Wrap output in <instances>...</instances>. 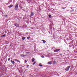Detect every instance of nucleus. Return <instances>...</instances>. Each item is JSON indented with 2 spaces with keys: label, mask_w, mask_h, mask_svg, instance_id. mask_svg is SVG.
Masks as SVG:
<instances>
[{
  "label": "nucleus",
  "mask_w": 77,
  "mask_h": 77,
  "mask_svg": "<svg viewBox=\"0 0 77 77\" xmlns=\"http://www.w3.org/2000/svg\"><path fill=\"white\" fill-rule=\"evenodd\" d=\"M71 67V66H69L67 67L65 69V71H68L69 70V68Z\"/></svg>",
  "instance_id": "obj_1"
},
{
  "label": "nucleus",
  "mask_w": 77,
  "mask_h": 77,
  "mask_svg": "<svg viewBox=\"0 0 77 77\" xmlns=\"http://www.w3.org/2000/svg\"><path fill=\"white\" fill-rule=\"evenodd\" d=\"M18 4H17L15 6L14 10H15V11H18Z\"/></svg>",
  "instance_id": "obj_2"
},
{
  "label": "nucleus",
  "mask_w": 77,
  "mask_h": 77,
  "mask_svg": "<svg viewBox=\"0 0 77 77\" xmlns=\"http://www.w3.org/2000/svg\"><path fill=\"white\" fill-rule=\"evenodd\" d=\"M33 15H34V13L32 12H31L30 15V17H32V16H33Z\"/></svg>",
  "instance_id": "obj_3"
},
{
  "label": "nucleus",
  "mask_w": 77,
  "mask_h": 77,
  "mask_svg": "<svg viewBox=\"0 0 77 77\" xmlns=\"http://www.w3.org/2000/svg\"><path fill=\"white\" fill-rule=\"evenodd\" d=\"M60 50V49H56L54 51V52H57V51H59Z\"/></svg>",
  "instance_id": "obj_4"
},
{
  "label": "nucleus",
  "mask_w": 77,
  "mask_h": 77,
  "mask_svg": "<svg viewBox=\"0 0 77 77\" xmlns=\"http://www.w3.org/2000/svg\"><path fill=\"white\" fill-rule=\"evenodd\" d=\"M14 26H16L17 27H18L19 25L17 23H14Z\"/></svg>",
  "instance_id": "obj_5"
},
{
  "label": "nucleus",
  "mask_w": 77,
  "mask_h": 77,
  "mask_svg": "<svg viewBox=\"0 0 77 77\" xmlns=\"http://www.w3.org/2000/svg\"><path fill=\"white\" fill-rule=\"evenodd\" d=\"M49 26V28L50 30H52V25L51 24Z\"/></svg>",
  "instance_id": "obj_6"
},
{
  "label": "nucleus",
  "mask_w": 77,
  "mask_h": 77,
  "mask_svg": "<svg viewBox=\"0 0 77 77\" xmlns=\"http://www.w3.org/2000/svg\"><path fill=\"white\" fill-rule=\"evenodd\" d=\"M11 62L13 64H14V63H15V62L14 61L12 60H11Z\"/></svg>",
  "instance_id": "obj_7"
},
{
  "label": "nucleus",
  "mask_w": 77,
  "mask_h": 77,
  "mask_svg": "<svg viewBox=\"0 0 77 77\" xmlns=\"http://www.w3.org/2000/svg\"><path fill=\"white\" fill-rule=\"evenodd\" d=\"M26 56V55H24L23 54H20V56H21V57H25V56Z\"/></svg>",
  "instance_id": "obj_8"
},
{
  "label": "nucleus",
  "mask_w": 77,
  "mask_h": 77,
  "mask_svg": "<svg viewBox=\"0 0 77 77\" xmlns=\"http://www.w3.org/2000/svg\"><path fill=\"white\" fill-rule=\"evenodd\" d=\"M14 60L16 61V62H20V61L17 59H14Z\"/></svg>",
  "instance_id": "obj_9"
},
{
  "label": "nucleus",
  "mask_w": 77,
  "mask_h": 77,
  "mask_svg": "<svg viewBox=\"0 0 77 77\" xmlns=\"http://www.w3.org/2000/svg\"><path fill=\"white\" fill-rule=\"evenodd\" d=\"M12 6H13V5H11L8 6V8H12Z\"/></svg>",
  "instance_id": "obj_10"
},
{
  "label": "nucleus",
  "mask_w": 77,
  "mask_h": 77,
  "mask_svg": "<svg viewBox=\"0 0 77 77\" xmlns=\"http://www.w3.org/2000/svg\"><path fill=\"white\" fill-rule=\"evenodd\" d=\"M25 39H26V37H23L22 38V40H24Z\"/></svg>",
  "instance_id": "obj_11"
},
{
  "label": "nucleus",
  "mask_w": 77,
  "mask_h": 77,
  "mask_svg": "<svg viewBox=\"0 0 77 77\" xmlns=\"http://www.w3.org/2000/svg\"><path fill=\"white\" fill-rule=\"evenodd\" d=\"M52 62H51V61L49 62L48 63V64H51Z\"/></svg>",
  "instance_id": "obj_12"
},
{
  "label": "nucleus",
  "mask_w": 77,
  "mask_h": 77,
  "mask_svg": "<svg viewBox=\"0 0 77 77\" xmlns=\"http://www.w3.org/2000/svg\"><path fill=\"white\" fill-rule=\"evenodd\" d=\"M32 62H33L34 61H35V59L34 58H32Z\"/></svg>",
  "instance_id": "obj_13"
},
{
  "label": "nucleus",
  "mask_w": 77,
  "mask_h": 77,
  "mask_svg": "<svg viewBox=\"0 0 77 77\" xmlns=\"http://www.w3.org/2000/svg\"><path fill=\"white\" fill-rule=\"evenodd\" d=\"M42 41L43 42V43H45L46 42V41L44 40H42Z\"/></svg>",
  "instance_id": "obj_14"
},
{
  "label": "nucleus",
  "mask_w": 77,
  "mask_h": 77,
  "mask_svg": "<svg viewBox=\"0 0 77 77\" xmlns=\"http://www.w3.org/2000/svg\"><path fill=\"white\" fill-rule=\"evenodd\" d=\"M5 36H6V34H4L1 37H5Z\"/></svg>",
  "instance_id": "obj_15"
},
{
  "label": "nucleus",
  "mask_w": 77,
  "mask_h": 77,
  "mask_svg": "<svg viewBox=\"0 0 77 77\" xmlns=\"http://www.w3.org/2000/svg\"><path fill=\"white\" fill-rule=\"evenodd\" d=\"M48 17H49V18H51V15L50 14L48 15Z\"/></svg>",
  "instance_id": "obj_16"
},
{
  "label": "nucleus",
  "mask_w": 77,
  "mask_h": 77,
  "mask_svg": "<svg viewBox=\"0 0 77 77\" xmlns=\"http://www.w3.org/2000/svg\"><path fill=\"white\" fill-rule=\"evenodd\" d=\"M41 57L42 58H44V57H44V56H41Z\"/></svg>",
  "instance_id": "obj_17"
},
{
  "label": "nucleus",
  "mask_w": 77,
  "mask_h": 77,
  "mask_svg": "<svg viewBox=\"0 0 77 77\" xmlns=\"http://www.w3.org/2000/svg\"><path fill=\"white\" fill-rule=\"evenodd\" d=\"M36 62L35 61L34 63H33V65H35V63H36Z\"/></svg>",
  "instance_id": "obj_18"
},
{
  "label": "nucleus",
  "mask_w": 77,
  "mask_h": 77,
  "mask_svg": "<svg viewBox=\"0 0 77 77\" xmlns=\"http://www.w3.org/2000/svg\"><path fill=\"white\" fill-rule=\"evenodd\" d=\"M39 66H42V65H41V64H40Z\"/></svg>",
  "instance_id": "obj_19"
},
{
  "label": "nucleus",
  "mask_w": 77,
  "mask_h": 77,
  "mask_svg": "<svg viewBox=\"0 0 77 77\" xmlns=\"http://www.w3.org/2000/svg\"><path fill=\"white\" fill-rule=\"evenodd\" d=\"M65 8H66V7H65V8L63 7V8H62L63 9H65Z\"/></svg>",
  "instance_id": "obj_20"
},
{
  "label": "nucleus",
  "mask_w": 77,
  "mask_h": 77,
  "mask_svg": "<svg viewBox=\"0 0 77 77\" xmlns=\"http://www.w3.org/2000/svg\"><path fill=\"white\" fill-rule=\"evenodd\" d=\"M30 38V37H27V39H29V38Z\"/></svg>",
  "instance_id": "obj_21"
},
{
  "label": "nucleus",
  "mask_w": 77,
  "mask_h": 77,
  "mask_svg": "<svg viewBox=\"0 0 77 77\" xmlns=\"http://www.w3.org/2000/svg\"><path fill=\"white\" fill-rule=\"evenodd\" d=\"M56 63V61H54V64H55Z\"/></svg>",
  "instance_id": "obj_22"
},
{
  "label": "nucleus",
  "mask_w": 77,
  "mask_h": 77,
  "mask_svg": "<svg viewBox=\"0 0 77 77\" xmlns=\"http://www.w3.org/2000/svg\"><path fill=\"white\" fill-rule=\"evenodd\" d=\"M30 52H26V54H28V53H29Z\"/></svg>",
  "instance_id": "obj_23"
},
{
  "label": "nucleus",
  "mask_w": 77,
  "mask_h": 77,
  "mask_svg": "<svg viewBox=\"0 0 77 77\" xmlns=\"http://www.w3.org/2000/svg\"><path fill=\"white\" fill-rule=\"evenodd\" d=\"M25 63H26L27 62V60H25Z\"/></svg>",
  "instance_id": "obj_24"
},
{
  "label": "nucleus",
  "mask_w": 77,
  "mask_h": 77,
  "mask_svg": "<svg viewBox=\"0 0 77 77\" xmlns=\"http://www.w3.org/2000/svg\"><path fill=\"white\" fill-rule=\"evenodd\" d=\"M5 17H8V15H6Z\"/></svg>",
  "instance_id": "obj_25"
},
{
  "label": "nucleus",
  "mask_w": 77,
  "mask_h": 77,
  "mask_svg": "<svg viewBox=\"0 0 77 77\" xmlns=\"http://www.w3.org/2000/svg\"><path fill=\"white\" fill-rule=\"evenodd\" d=\"M8 60H11V58H8Z\"/></svg>",
  "instance_id": "obj_26"
},
{
  "label": "nucleus",
  "mask_w": 77,
  "mask_h": 77,
  "mask_svg": "<svg viewBox=\"0 0 77 77\" xmlns=\"http://www.w3.org/2000/svg\"><path fill=\"white\" fill-rule=\"evenodd\" d=\"M28 66H29V65H28L27 66V67H28Z\"/></svg>",
  "instance_id": "obj_27"
},
{
  "label": "nucleus",
  "mask_w": 77,
  "mask_h": 77,
  "mask_svg": "<svg viewBox=\"0 0 77 77\" xmlns=\"http://www.w3.org/2000/svg\"><path fill=\"white\" fill-rule=\"evenodd\" d=\"M26 33V35H28V34H29V33Z\"/></svg>",
  "instance_id": "obj_28"
},
{
  "label": "nucleus",
  "mask_w": 77,
  "mask_h": 77,
  "mask_svg": "<svg viewBox=\"0 0 77 77\" xmlns=\"http://www.w3.org/2000/svg\"><path fill=\"white\" fill-rule=\"evenodd\" d=\"M60 55H62V54H60Z\"/></svg>",
  "instance_id": "obj_29"
},
{
  "label": "nucleus",
  "mask_w": 77,
  "mask_h": 77,
  "mask_svg": "<svg viewBox=\"0 0 77 77\" xmlns=\"http://www.w3.org/2000/svg\"><path fill=\"white\" fill-rule=\"evenodd\" d=\"M72 11H74V9H72Z\"/></svg>",
  "instance_id": "obj_30"
},
{
  "label": "nucleus",
  "mask_w": 77,
  "mask_h": 77,
  "mask_svg": "<svg viewBox=\"0 0 77 77\" xmlns=\"http://www.w3.org/2000/svg\"><path fill=\"white\" fill-rule=\"evenodd\" d=\"M0 12H2V11H0Z\"/></svg>",
  "instance_id": "obj_31"
},
{
  "label": "nucleus",
  "mask_w": 77,
  "mask_h": 77,
  "mask_svg": "<svg viewBox=\"0 0 77 77\" xmlns=\"http://www.w3.org/2000/svg\"><path fill=\"white\" fill-rule=\"evenodd\" d=\"M48 32L50 34V32Z\"/></svg>",
  "instance_id": "obj_32"
},
{
  "label": "nucleus",
  "mask_w": 77,
  "mask_h": 77,
  "mask_svg": "<svg viewBox=\"0 0 77 77\" xmlns=\"http://www.w3.org/2000/svg\"><path fill=\"white\" fill-rule=\"evenodd\" d=\"M12 45H10V46H11Z\"/></svg>",
  "instance_id": "obj_33"
},
{
  "label": "nucleus",
  "mask_w": 77,
  "mask_h": 77,
  "mask_svg": "<svg viewBox=\"0 0 77 77\" xmlns=\"http://www.w3.org/2000/svg\"><path fill=\"white\" fill-rule=\"evenodd\" d=\"M27 1V2H28V1H29V0H26Z\"/></svg>",
  "instance_id": "obj_34"
},
{
  "label": "nucleus",
  "mask_w": 77,
  "mask_h": 77,
  "mask_svg": "<svg viewBox=\"0 0 77 77\" xmlns=\"http://www.w3.org/2000/svg\"><path fill=\"white\" fill-rule=\"evenodd\" d=\"M73 42L72 41V43Z\"/></svg>",
  "instance_id": "obj_35"
},
{
  "label": "nucleus",
  "mask_w": 77,
  "mask_h": 77,
  "mask_svg": "<svg viewBox=\"0 0 77 77\" xmlns=\"http://www.w3.org/2000/svg\"><path fill=\"white\" fill-rule=\"evenodd\" d=\"M22 11H24V10L23 9V10H22Z\"/></svg>",
  "instance_id": "obj_36"
},
{
  "label": "nucleus",
  "mask_w": 77,
  "mask_h": 77,
  "mask_svg": "<svg viewBox=\"0 0 77 77\" xmlns=\"http://www.w3.org/2000/svg\"><path fill=\"white\" fill-rule=\"evenodd\" d=\"M21 8H23V7H21Z\"/></svg>",
  "instance_id": "obj_37"
},
{
  "label": "nucleus",
  "mask_w": 77,
  "mask_h": 77,
  "mask_svg": "<svg viewBox=\"0 0 77 77\" xmlns=\"http://www.w3.org/2000/svg\"><path fill=\"white\" fill-rule=\"evenodd\" d=\"M70 12H72V11H70Z\"/></svg>",
  "instance_id": "obj_38"
},
{
  "label": "nucleus",
  "mask_w": 77,
  "mask_h": 77,
  "mask_svg": "<svg viewBox=\"0 0 77 77\" xmlns=\"http://www.w3.org/2000/svg\"><path fill=\"white\" fill-rule=\"evenodd\" d=\"M57 74H58V73H57Z\"/></svg>",
  "instance_id": "obj_39"
}]
</instances>
